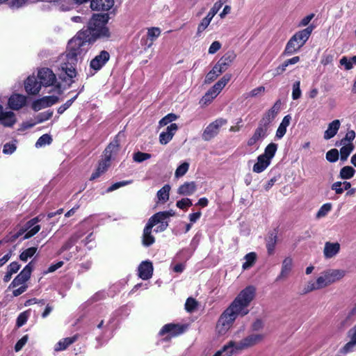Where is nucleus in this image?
Segmentation results:
<instances>
[{"instance_id": "1", "label": "nucleus", "mask_w": 356, "mask_h": 356, "mask_svg": "<svg viewBox=\"0 0 356 356\" xmlns=\"http://www.w3.org/2000/svg\"><path fill=\"white\" fill-rule=\"evenodd\" d=\"M255 293L254 286H248L237 295L217 321L216 330L219 334H225L238 316H244L249 313L248 306L253 300Z\"/></svg>"}, {"instance_id": "2", "label": "nucleus", "mask_w": 356, "mask_h": 356, "mask_svg": "<svg viewBox=\"0 0 356 356\" xmlns=\"http://www.w3.org/2000/svg\"><path fill=\"white\" fill-rule=\"evenodd\" d=\"M86 42L87 41L83 40L81 34L75 36L69 42L68 50L65 56L67 63H63L61 68L70 79L75 77L76 75L74 65L86 51Z\"/></svg>"}, {"instance_id": "3", "label": "nucleus", "mask_w": 356, "mask_h": 356, "mask_svg": "<svg viewBox=\"0 0 356 356\" xmlns=\"http://www.w3.org/2000/svg\"><path fill=\"white\" fill-rule=\"evenodd\" d=\"M109 19V15L107 13L94 14L90 19L88 25V29L86 32H88V35H86L85 32L79 33L76 35L81 34V38L83 40L88 42L86 38L88 36H90L93 40L96 39H108L111 36V33L106 26ZM88 42H86L87 44Z\"/></svg>"}, {"instance_id": "4", "label": "nucleus", "mask_w": 356, "mask_h": 356, "mask_svg": "<svg viewBox=\"0 0 356 356\" xmlns=\"http://www.w3.org/2000/svg\"><path fill=\"white\" fill-rule=\"evenodd\" d=\"M314 26H309L306 29L296 33L286 45L284 54L291 55L298 51L309 39Z\"/></svg>"}, {"instance_id": "5", "label": "nucleus", "mask_w": 356, "mask_h": 356, "mask_svg": "<svg viewBox=\"0 0 356 356\" xmlns=\"http://www.w3.org/2000/svg\"><path fill=\"white\" fill-rule=\"evenodd\" d=\"M277 150V144L274 143L268 144L265 148L264 153L257 157V161L252 168L253 172L260 173L264 171L270 164Z\"/></svg>"}, {"instance_id": "6", "label": "nucleus", "mask_w": 356, "mask_h": 356, "mask_svg": "<svg viewBox=\"0 0 356 356\" xmlns=\"http://www.w3.org/2000/svg\"><path fill=\"white\" fill-rule=\"evenodd\" d=\"M234 56L232 54H225L213 66L206 75L204 83H210L213 81L222 72H225L230 63L232 62Z\"/></svg>"}, {"instance_id": "7", "label": "nucleus", "mask_w": 356, "mask_h": 356, "mask_svg": "<svg viewBox=\"0 0 356 356\" xmlns=\"http://www.w3.org/2000/svg\"><path fill=\"white\" fill-rule=\"evenodd\" d=\"M232 75L226 74L224 75L214 86L210 88L207 92L200 99V104L202 105H207L210 104L213 99L221 92L223 88L231 79Z\"/></svg>"}, {"instance_id": "8", "label": "nucleus", "mask_w": 356, "mask_h": 356, "mask_svg": "<svg viewBox=\"0 0 356 356\" xmlns=\"http://www.w3.org/2000/svg\"><path fill=\"white\" fill-rule=\"evenodd\" d=\"M264 339V334H252L248 335L238 343L234 341V349L236 353L248 349L261 343Z\"/></svg>"}, {"instance_id": "9", "label": "nucleus", "mask_w": 356, "mask_h": 356, "mask_svg": "<svg viewBox=\"0 0 356 356\" xmlns=\"http://www.w3.org/2000/svg\"><path fill=\"white\" fill-rule=\"evenodd\" d=\"M226 124L227 120L223 118L216 119L206 127L202 134V139L206 141L211 140L218 134L220 129Z\"/></svg>"}, {"instance_id": "10", "label": "nucleus", "mask_w": 356, "mask_h": 356, "mask_svg": "<svg viewBox=\"0 0 356 356\" xmlns=\"http://www.w3.org/2000/svg\"><path fill=\"white\" fill-rule=\"evenodd\" d=\"M33 270V261H30L14 278V280L10 284L8 288H15L17 286L24 285V284L30 279Z\"/></svg>"}, {"instance_id": "11", "label": "nucleus", "mask_w": 356, "mask_h": 356, "mask_svg": "<svg viewBox=\"0 0 356 356\" xmlns=\"http://www.w3.org/2000/svg\"><path fill=\"white\" fill-rule=\"evenodd\" d=\"M281 104V101L277 100L274 105L264 114L259 124L268 129V125L274 120L280 112Z\"/></svg>"}, {"instance_id": "12", "label": "nucleus", "mask_w": 356, "mask_h": 356, "mask_svg": "<svg viewBox=\"0 0 356 356\" xmlns=\"http://www.w3.org/2000/svg\"><path fill=\"white\" fill-rule=\"evenodd\" d=\"M187 328L185 325L175 324V323H168L162 327L159 331V335L163 336L165 334H168L170 338L177 337L183 334Z\"/></svg>"}, {"instance_id": "13", "label": "nucleus", "mask_w": 356, "mask_h": 356, "mask_svg": "<svg viewBox=\"0 0 356 356\" xmlns=\"http://www.w3.org/2000/svg\"><path fill=\"white\" fill-rule=\"evenodd\" d=\"M38 78L42 86L44 87L53 86L56 82L55 74L49 68L44 67L38 70Z\"/></svg>"}, {"instance_id": "14", "label": "nucleus", "mask_w": 356, "mask_h": 356, "mask_svg": "<svg viewBox=\"0 0 356 356\" xmlns=\"http://www.w3.org/2000/svg\"><path fill=\"white\" fill-rule=\"evenodd\" d=\"M58 101V97L56 96H46L34 101L32 104V108L35 111H38L55 104Z\"/></svg>"}, {"instance_id": "15", "label": "nucleus", "mask_w": 356, "mask_h": 356, "mask_svg": "<svg viewBox=\"0 0 356 356\" xmlns=\"http://www.w3.org/2000/svg\"><path fill=\"white\" fill-rule=\"evenodd\" d=\"M86 231L82 227H79L77 229L76 232H74L69 239L64 243L62 247L60 248L58 253L62 254L64 252L70 250L84 234H86Z\"/></svg>"}, {"instance_id": "16", "label": "nucleus", "mask_w": 356, "mask_h": 356, "mask_svg": "<svg viewBox=\"0 0 356 356\" xmlns=\"http://www.w3.org/2000/svg\"><path fill=\"white\" fill-rule=\"evenodd\" d=\"M153 270V264L150 261H142L138 268V276L143 280H149L152 277Z\"/></svg>"}, {"instance_id": "17", "label": "nucleus", "mask_w": 356, "mask_h": 356, "mask_svg": "<svg viewBox=\"0 0 356 356\" xmlns=\"http://www.w3.org/2000/svg\"><path fill=\"white\" fill-rule=\"evenodd\" d=\"M267 135L268 129L259 124L252 136L248 139L247 144L250 147L254 146L258 142L264 139Z\"/></svg>"}, {"instance_id": "18", "label": "nucleus", "mask_w": 356, "mask_h": 356, "mask_svg": "<svg viewBox=\"0 0 356 356\" xmlns=\"http://www.w3.org/2000/svg\"><path fill=\"white\" fill-rule=\"evenodd\" d=\"M110 55L106 51H102L90 61V67L95 70H99L109 60Z\"/></svg>"}, {"instance_id": "19", "label": "nucleus", "mask_w": 356, "mask_h": 356, "mask_svg": "<svg viewBox=\"0 0 356 356\" xmlns=\"http://www.w3.org/2000/svg\"><path fill=\"white\" fill-rule=\"evenodd\" d=\"M323 274L325 277L327 284L330 285L342 279L345 276L346 272L343 270L330 269L324 271Z\"/></svg>"}, {"instance_id": "20", "label": "nucleus", "mask_w": 356, "mask_h": 356, "mask_svg": "<svg viewBox=\"0 0 356 356\" xmlns=\"http://www.w3.org/2000/svg\"><path fill=\"white\" fill-rule=\"evenodd\" d=\"M42 85L33 76H29L24 82L26 92L29 95H37L41 89Z\"/></svg>"}, {"instance_id": "21", "label": "nucleus", "mask_w": 356, "mask_h": 356, "mask_svg": "<svg viewBox=\"0 0 356 356\" xmlns=\"http://www.w3.org/2000/svg\"><path fill=\"white\" fill-rule=\"evenodd\" d=\"M177 129L178 126L175 123H172L168 126L166 130L161 132L159 135L160 143L162 145H166L173 138Z\"/></svg>"}, {"instance_id": "22", "label": "nucleus", "mask_w": 356, "mask_h": 356, "mask_svg": "<svg viewBox=\"0 0 356 356\" xmlns=\"http://www.w3.org/2000/svg\"><path fill=\"white\" fill-rule=\"evenodd\" d=\"M26 97L19 94L11 95L8 99V106L13 110H19L26 105Z\"/></svg>"}, {"instance_id": "23", "label": "nucleus", "mask_w": 356, "mask_h": 356, "mask_svg": "<svg viewBox=\"0 0 356 356\" xmlns=\"http://www.w3.org/2000/svg\"><path fill=\"white\" fill-rule=\"evenodd\" d=\"M158 224H147L143 230V245L146 247H149L152 245L155 238L152 235L153 228Z\"/></svg>"}, {"instance_id": "24", "label": "nucleus", "mask_w": 356, "mask_h": 356, "mask_svg": "<svg viewBox=\"0 0 356 356\" xmlns=\"http://www.w3.org/2000/svg\"><path fill=\"white\" fill-rule=\"evenodd\" d=\"M114 5V0H91L90 8L93 10H109Z\"/></svg>"}, {"instance_id": "25", "label": "nucleus", "mask_w": 356, "mask_h": 356, "mask_svg": "<svg viewBox=\"0 0 356 356\" xmlns=\"http://www.w3.org/2000/svg\"><path fill=\"white\" fill-rule=\"evenodd\" d=\"M277 234L278 230L274 229L268 233V236L266 238V249L269 255H272L274 253L277 241Z\"/></svg>"}, {"instance_id": "26", "label": "nucleus", "mask_w": 356, "mask_h": 356, "mask_svg": "<svg viewBox=\"0 0 356 356\" xmlns=\"http://www.w3.org/2000/svg\"><path fill=\"white\" fill-rule=\"evenodd\" d=\"M293 268V259L288 257H286L282 264V268L280 275L277 277L276 281L286 278Z\"/></svg>"}, {"instance_id": "27", "label": "nucleus", "mask_w": 356, "mask_h": 356, "mask_svg": "<svg viewBox=\"0 0 356 356\" xmlns=\"http://www.w3.org/2000/svg\"><path fill=\"white\" fill-rule=\"evenodd\" d=\"M341 126L339 120H334L328 124L327 129L324 132L323 138L325 140H330L336 136Z\"/></svg>"}, {"instance_id": "28", "label": "nucleus", "mask_w": 356, "mask_h": 356, "mask_svg": "<svg viewBox=\"0 0 356 356\" xmlns=\"http://www.w3.org/2000/svg\"><path fill=\"white\" fill-rule=\"evenodd\" d=\"M16 116L13 111H3L0 117V123L5 127H12L16 122Z\"/></svg>"}, {"instance_id": "29", "label": "nucleus", "mask_w": 356, "mask_h": 356, "mask_svg": "<svg viewBox=\"0 0 356 356\" xmlns=\"http://www.w3.org/2000/svg\"><path fill=\"white\" fill-rule=\"evenodd\" d=\"M78 334H75L71 337H66L60 340L54 346V350L56 352L62 351L67 349L71 344L78 339Z\"/></svg>"}, {"instance_id": "30", "label": "nucleus", "mask_w": 356, "mask_h": 356, "mask_svg": "<svg viewBox=\"0 0 356 356\" xmlns=\"http://www.w3.org/2000/svg\"><path fill=\"white\" fill-rule=\"evenodd\" d=\"M340 250L339 243L326 242L324 247V255L326 258H332L335 256Z\"/></svg>"}, {"instance_id": "31", "label": "nucleus", "mask_w": 356, "mask_h": 356, "mask_svg": "<svg viewBox=\"0 0 356 356\" xmlns=\"http://www.w3.org/2000/svg\"><path fill=\"white\" fill-rule=\"evenodd\" d=\"M291 120V117L289 115H287L284 117L280 124L279 125L275 137L277 139H281L285 135L286 132V128L289 126Z\"/></svg>"}, {"instance_id": "32", "label": "nucleus", "mask_w": 356, "mask_h": 356, "mask_svg": "<svg viewBox=\"0 0 356 356\" xmlns=\"http://www.w3.org/2000/svg\"><path fill=\"white\" fill-rule=\"evenodd\" d=\"M234 346V341H230L220 350H218L213 356H232L236 353Z\"/></svg>"}, {"instance_id": "33", "label": "nucleus", "mask_w": 356, "mask_h": 356, "mask_svg": "<svg viewBox=\"0 0 356 356\" xmlns=\"http://www.w3.org/2000/svg\"><path fill=\"white\" fill-rule=\"evenodd\" d=\"M196 191L195 182H185L177 189V193L181 195H191Z\"/></svg>"}, {"instance_id": "34", "label": "nucleus", "mask_w": 356, "mask_h": 356, "mask_svg": "<svg viewBox=\"0 0 356 356\" xmlns=\"http://www.w3.org/2000/svg\"><path fill=\"white\" fill-rule=\"evenodd\" d=\"M171 187L169 184L164 185L156 193L158 202L165 203L170 197Z\"/></svg>"}, {"instance_id": "35", "label": "nucleus", "mask_w": 356, "mask_h": 356, "mask_svg": "<svg viewBox=\"0 0 356 356\" xmlns=\"http://www.w3.org/2000/svg\"><path fill=\"white\" fill-rule=\"evenodd\" d=\"M119 149V142L117 140L111 142L104 150V157L111 160L113 155H115Z\"/></svg>"}, {"instance_id": "36", "label": "nucleus", "mask_w": 356, "mask_h": 356, "mask_svg": "<svg viewBox=\"0 0 356 356\" xmlns=\"http://www.w3.org/2000/svg\"><path fill=\"white\" fill-rule=\"evenodd\" d=\"M337 146H339V142L336 143ZM342 147L340 149V159L341 161H345L347 160L348 157L350 154V153L354 149V145L353 143H349L345 145H341Z\"/></svg>"}, {"instance_id": "37", "label": "nucleus", "mask_w": 356, "mask_h": 356, "mask_svg": "<svg viewBox=\"0 0 356 356\" xmlns=\"http://www.w3.org/2000/svg\"><path fill=\"white\" fill-rule=\"evenodd\" d=\"M351 184L348 181H336L331 186V189L334 191L338 195L342 194L345 190H348Z\"/></svg>"}, {"instance_id": "38", "label": "nucleus", "mask_w": 356, "mask_h": 356, "mask_svg": "<svg viewBox=\"0 0 356 356\" xmlns=\"http://www.w3.org/2000/svg\"><path fill=\"white\" fill-rule=\"evenodd\" d=\"M171 216L172 214L168 211L159 212L152 216L148 222H164Z\"/></svg>"}, {"instance_id": "39", "label": "nucleus", "mask_w": 356, "mask_h": 356, "mask_svg": "<svg viewBox=\"0 0 356 356\" xmlns=\"http://www.w3.org/2000/svg\"><path fill=\"white\" fill-rule=\"evenodd\" d=\"M245 262L243 264L242 268L243 270H247L252 267L257 261V254L254 252L248 253L245 256Z\"/></svg>"}, {"instance_id": "40", "label": "nucleus", "mask_w": 356, "mask_h": 356, "mask_svg": "<svg viewBox=\"0 0 356 356\" xmlns=\"http://www.w3.org/2000/svg\"><path fill=\"white\" fill-rule=\"evenodd\" d=\"M63 213V209H60L58 210L56 212H51L49 213L47 216L46 215H40L38 217L33 218L27 222H38V221H48L50 220L54 216L58 214L60 215Z\"/></svg>"}, {"instance_id": "41", "label": "nucleus", "mask_w": 356, "mask_h": 356, "mask_svg": "<svg viewBox=\"0 0 356 356\" xmlns=\"http://www.w3.org/2000/svg\"><path fill=\"white\" fill-rule=\"evenodd\" d=\"M161 29L158 27H152L147 30V37L150 40V42L147 45V48H150L154 40L161 35Z\"/></svg>"}, {"instance_id": "42", "label": "nucleus", "mask_w": 356, "mask_h": 356, "mask_svg": "<svg viewBox=\"0 0 356 356\" xmlns=\"http://www.w3.org/2000/svg\"><path fill=\"white\" fill-rule=\"evenodd\" d=\"M355 173V170L349 165L342 168L340 170L339 176L343 179H349L352 178Z\"/></svg>"}, {"instance_id": "43", "label": "nucleus", "mask_w": 356, "mask_h": 356, "mask_svg": "<svg viewBox=\"0 0 356 356\" xmlns=\"http://www.w3.org/2000/svg\"><path fill=\"white\" fill-rule=\"evenodd\" d=\"M340 64L344 66L345 70H351L353 65H356V56L351 57L350 59L346 56H343L340 59Z\"/></svg>"}, {"instance_id": "44", "label": "nucleus", "mask_w": 356, "mask_h": 356, "mask_svg": "<svg viewBox=\"0 0 356 356\" xmlns=\"http://www.w3.org/2000/svg\"><path fill=\"white\" fill-rule=\"evenodd\" d=\"M211 20L212 19L207 16H206L201 20L200 23L197 26V33H196L197 36H198V37L201 36L203 31H205V29L210 24Z\"/></svg>"}, {"instance_id": "45", "label": "nucleus", "mask_w": 356, "mask_h": 356, "mask_svg": "<svg viewBox=\"0 0 356 356\" xmlns=\"http://www.w3.org/2000/svg\"><path fill=\"white\" fill-rule=\"evenodd\" d=\"M24 229H21L15 234L10 233L8 235L6 236L3 238V240L0 241V245L2 243H9L15 241L20 236H22L24 233Z\"/></svg>"}, {"instance_id": "46", "label": "nucleus", "mask_w": 356, "mask_h": 356, "mask_svg": "<svg viewBox=\"0 0 356 356\" xmlns=\"http://www.w3.org/2000/svg\"><path fill=\"white\" fill-rule=\"evenodd\" d=\"M37 250L36 247H31L26 249L19 254L20 260L22 261H26L36 253Z\"/></svg>"}, {"instance_id": "47", "label": "nucleus", "mask_w": 356, "mask_h": 356, "mask_svg": "<svg viewBox=\"0 0 356 356\" xmlns=\"http://www.w3.org/2000/svg\"><path fill=\"white\" fill-rule=\"evenodd\" d=\"M198 305V302L197 301L192 298V297H189L186 299V303H185V309L188 312H193L195 311V309L197 308Z\"/></svg>"}, {"instance_id": "48", "label": "nucleus", "mask_w": 356, "mask_h": 356, "mask_svg": "<svg viewBox=\"0 0 356 356\" xmlns=\"http://www.w3.org/2000/svg\"><path fill=\"white\" fill-rule=\"evenodd\" d=\"M189 163L188 162H184L177 167L175 170V176L177 178L183 177L188 170Z\"/></svg>"}, {"instance_id": "49", "label": "nucleus", "mask_w": 356, "mask_h": 356, "mask_svg": "<svg viewBox=\"0 0 356 356\" xmlns=\"http://www.w3.org/2000/svg\"><path fill=\"white\" fill-rule=\"evenodd\" d=\"M332 207V205L331 203H325L323 204L317 212L316 217L318 218H321L325 216L331 211Z\"/></svg>"}, {"instance_id": "50", "label": "nucleus", "mask_w": 356, "mask_h": 356, "mask_svg": "<svg viewBox=\"0 0 356 356\" xmlns=\"http://www.w3.org/2000/svg\"><path fill=\"white\" fill-rule=\"evenodd\" d=\"M4 2H7L13 8H18L26 4V0H0V4Z\"/></svg>"}, {"instance_id": "51", "label": "nucleus", "mask_w": 356, "mask_h": 356, "mask_svg": "<svg viewBox=\"0 0 356 356\" xmlns=\"http://www.w3.org/2000/svg\"><path fill=\"white\" fill-rule=\"evenodd\" d=\"M51 138L48 134H44L42 136L39 138V139L37 140L35 143L36 147H40L45 145H49L51 143Z\"/></svg>"}, {"instance_id": "52", "label": "nucleus", "mask_w": 356, "mask_h": 356, "mask_svg": "<svg viewBox=\"0 0 356 356\" xmlns=\"http://www.w3.org/2000/svg\"><path fill=\"white\" fill-rule=\"evenodd\" d=\"M339 154L337 149H332L326 153V159L331 163H334L339 159Z\"/></svg>"}, {"instance_id": "53", "label": "nucleus", "mask_w": 356, "mask_h": 356, "mask_svg": "<svg viewBox=\"0 0 356 356\" xmlns=\"http://www.w3.org/2000/svg\"><path fill=\"white\" fill-rule=\"evenodd\" d=\"M53 111H45L38 114L35 117L36 123H42L51 118Z\"/></svg>"}, {"instance_id": "54", "label": "nucleus", "mask_w": 356, "mask_h": 356, "mask_svg": "<svg viewBox=\"0 0 356 356\" xmlns=\"http://www.w3.org/2000/svg\"><path fill=\"white\" fill-rule=\"evenodd\" d=\"M300 82L297 81L293 84L292 98L296 100L301 97Z\"/></svg>"}, {"instance_id": "55", "label": "nucleus", "mask_w": 356, "mask_h": 356, "mask_svg": "<svg viewBox=\"0 0 356 356\" xmlns=\"http://www.w3.org/2000/svg\"><path fill=\"white\" fill-rule=\"evenodd\" d=\"M29 314L28 312H23L19 314V315L17 318L16 321V326L17 327H20L24 325L28 321Z\"/></svg>"}, {"instance_id": "56", "label": "nucleus", "mask_w": 356, "mask_h": 356, "mask_svg": "<svg viewBox=\"0 0 356 356\" xmlns=\"http://www.w3.org/2000/svg\"><path fill=\"white\" fill-rule=\"evenodd\" d=\"M355 138V131L353 130L348 131L346 133L345 137L339 141V145H345V143H346V144L353 143L352 141L354 140Z\"/></svg>"}, {"instance_id": "57", "label": "nucleus", "mask_w": 356, "mask_h": 356, "mask_svg": "<svg viewBox=\"0 0 356 356\" xmlns=\"http://www.w3.org/2000/svg\"><path fill=\"white\" fill-rule=\"evenodd\" d=\"M151 158V154L148 153H144L141 152H138L134 154V160L136 162L140 163L145 160H147Z\"/></svg>"}, {"instance_id": "58", "label": "nucleus", "mask_w": 356, "mask_h": 356, "mask_svg": "<svg viewBox=\"0 0 356 356\" xmlns=\"http://www.w3.org/2000/svg\"><path fill=\"white\" fill-rule=\"evenodd\" d=\"M356 345V342L350 338V341L346 343L341 349L340 353L343 355L352 352L354 346Z\"/></svg>"}, {"instance_id": "59", "label": "nucleus", "mask_w": 356, "mask_h": 356, "mask_svg": "<svg viewBox=\"0 0 356 356\" xmlns=\"http://www.w3.org/2000/svg\"><path fill=\"white\" fill-rule=\"evenodd\" d=\"M177 119V116L175 114H173V113L168 114L166 116L163 118L159 121V125L161 127L165 126V125L168 124L169 123L172 122V121L176 120Z\"/></svg>"}, {"instance_id": "60", "label": "nucleus", "mask_w": 356, "mask_h": 356, "mask_svg": "<svg viewBox=\"0 0 356 356\" xmlns=\"http://www.w3.org/2000/svg\"><path fill=\"white\" fill-rule=\"evenodd\" d=\"M131 183V181H123L116 182V183L112 184L110 187H108L106 190V192L111 193L113 191L118 189L120 187L127 186Z\"/></svg>"}, {"instance_id": "61", "label": "nucleus", "mask_w": 356, "mask_h": 356, "mask_svg": "<svg viewBox=\"0 0 356 356\" xmlns=\"http://www.w3.org/2000/svg\"><path fill=\"white\" fill-rule=\"evenodd\" d=\"M177 207L181 209H186L192 206V202L188 198H183L177 202Z\"/></svg>"}, {"instance_id": "62", "label": "nucleus", "mask_w": 356, "mask_h": 356, "mask_svg": "<svg viewBox=\"0 0 356 356\" xmlns=\"http://www.w3.org/2000/svg\"><path fill=\"white\" fill-rule=\"evenodd\" d=\"M29 339L28 334H26L23 336L19 340L17 341V342L15 345V352H19L21 350L24 345L26 343L27 341Z\"/></svg>"}, {"instance_id": "63", "label": "nucleus", "mask_w": 356, "mask_h": 356, "mask_svg": "<svg viewBox=\"0 0 356 356\" xmlns=\"http://www.w3.org/2000/svg\"><path fill=\"white\" fill-rule=\"evenodd\" d=\"M265 92V87L264 86H259L256 88L252 89L250 92L248 93V96L250 97H255L259 95H261Z\"/></svg>"}, {"instance_id": "64", "label": "nucleus", "mask_w": 356, "mask_h": 356, "mask_svg": "<svg viewBox=\"0 0 356 356\" xmlns=\"http://www.w3.org/2000/svg\"><path fill=\"white\" fill-rule=\"evenodd\" d=\"M111 160L104 157V159L99 162L98 165L99 170H100L102 173L105 172L108 168L110 165Z\"/></svg>"}]
</instances>
